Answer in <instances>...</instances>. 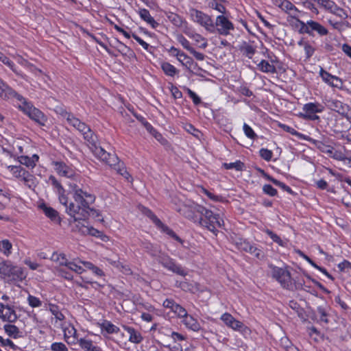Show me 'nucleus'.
Segmentation results:
<instances>
[{
    "mask_svg": "<svg viewBox=\"0 0 351 351\" xmlns=\"http://www.w3.org/2000/svg\"><path fill=\"white\" fill-rule=\"evenodd\" d=\"M5 167L12 176L17 180L21 177V173L25 170V169L20 165H5Z\"/></svg>",
    "mask_w": 351,
    "mask_h": 351,
    "instance_id": "nucleus-36",
    "label": "nucleus"
},
{
    "mask_svg": "<svg viewBox=\"0 0 351 351\" xmlns=\"http://www.w3.org/2000/svg\"><path fill=\"white\" fill-rule=\"evenodd\" d=\"M0 319L3 322H14L17 319V315L13 306L0 302Z\"/></svg>",
    "mask_w": 351,
    "mask_h": 351,
    "instance_id": "nucleus-15",
    "label": "nucleus"
},
{
    "mask_svg": "<svg viewBox=\"0 0 351 351\" xmlns=\"http://www.w3.org/2000/svg\"><path fill=\"white\" fill-rule=\"evenodd\" d=\"M209 7L217 12L224 14L226 13V8L221 3L215 1V0L209 2Z\"/></svg>",
    "mask_w": 351,
    "mask_h": 351,
    "instance_id": "nucleus-48",
    "label": "nucleus"
},
{
    "mask_svg": "<svg viewBox=\"0 0 351 351\" xmlns=\"http://www.w3.org/2000/svg\"><path fill=\"white\" fill-rule=\"evenodd\" d=\"M27 277L25 269L14 265L10 261H4L0 263V278L8 283L22 282Z\"/></svg>",
    "mask_w": 351,
    "mask_h": 351,
    "instance_id": "nucleus-2",
    "label": "nucleus"
},
{
    "mask_svg": "<svg viewBox=\"0 0 351 351\" xmlns=\"http://www.w3.org/2000/svg\"><path fill=\"white\" fill-rule=\"evenodd\" d=\"M88 146L93 152V154L100 159L101 160L105 162L110 166H116V163L118 162V157L115 154H111L107 152L105 149H104L101 147H98L97 144V138L95 136V141L94 143H87Z\"/></svg>",
    "mask_w": 351,
    "mask_h": 351,
    "instance_id": "nucleus-7",
    "label": "nucleus"
},
{
    "mask_svg": "<svg viewBox=\"0 0 351 351\" xmlns=\"http://www.w3.org/2000/svg\"><path fill=\"white\" fill-rule=\"evenodd\" d=\"M266 178L268 180L272 182L275 185L280 187L284 191L288 192L289 193H292L291 189L289 186L286 185L285 183L280 182L268 175L266 176Z\"/></svg>",
    "mask_w": 351,
    "mask_h": 351,
    "instance_id": "nucleus-45",
    "label": "nucleus"
},
{
    "mask_svg": "<svg viewBox=\"0 0 351 351\" xmlns=\"http://www.w3.org/2000/svg\"><path fill=\"white\" fill-rule=\"evenodd\" d=\"M162 305L165 308H169L178 318L180 319L186 315L187 311L183 306L171 299H166L163 302Z\"/></svg>",
    "mask_w": 351,
    "mask_h": 351,
    "instance_id": "nucleus-16",
    "label": "nucleus"
},
{
    "mask_svg": "<svg viewBox=\"0 0 351 351\" xmlns=\"http://www.w3.org/2000/svg\"><path fill=\"white\" fill-rule=\"evenodd\" d=\"M331 151V154H329L328 155L330 157L333 158L334 159H336L337 160H348L349 166L351 167V159L347 158L343 153H342L341 151L336 150L333 147Z\"/></svg>",
    "mask_w": 351,
    "mask_h": 351,
    "instance_id": "nucleus-40",
    "label": "nucleus"
},
{
    "mask_svg": "<svg viewBox=\"0 0 351 351\" xmlns=\"http://www.w3.org/2000/svg\"><path fill=\"white\" fill-rule=\"evenodd\" d=\"M64 115L68 123L82 134L86 143H94L95 141V134L85 123L82 122L73 114L68 112H64Z\"/></svg>",
    "mask_w": 351,
    "mask_h": 351,
    "instance_id": "nucleus-5",
    "label": "nucleus"
},
{
    "mask_svg": "<svg viewBox=\"0 0 351 351\" xmlns=\"http://www.w3.org/2000/svg\"><path fill=\"white\" fill-rule=\"evenodd\" d=\"M281 10L289 14L291 18L295 19L297 22L298 20H300L298 19L300 11L291 1L286 0V1L284 2V5H282Z\"/></svg>",
    "mask_w": 351,
    "mask_h": 351,
    "instance_id": "nucleus-25",
    "label": "nucleus"
},
{
    "mask_svg": "<svg viewBox=\"0 0 351 351\" xmlns=\"http://www.w3.org/2000/svg\"><path fill=\"white\" fill-rule=\"evenodd\" d=\"M249 252L259 259L263 258L264 256L262 250L254 245H252V247L249 249Z\"/></svg>",
    "mask_w": 351,
    "mask_h": 351,
    "instance_id": "nucleus-61",
    "label": "nucleus"
},
{
    "mask_svg": "<svg viewBox=\"0 0 351 351\" xmlns=\"http://www.w3.org/2000/svg\"><path fill=\"white\" fill-rule=\"evenodd\" d=\"M82 263L86 268L92 271V272L97 277H102L104 276V271L98 267L94 265L92 263L88 261H79Z\"/></svg>",
    "mask_w": 351,
    "mask_h": 351,
    "instance_id": "nucleus-38",
    "label": "nucleus"
},
{
    "mask_svg": "<svg viewBox=\"0 0 351 351\" xmlns=\"http://www.w3.org/2000/svg\"><path fill=\"white\" fill-rule=\"evenodd\" d=\"M190 17L194 23L203 27L208 32L214 34V21L210 15L200 10L191 9Z\"/></svg>",
    "mask_w": 351,
    "mask_h": 351,
    "instance_id": "nucleus-6",
    "label": "nucleus"
},
{
    "mask_svg": "<svg viewBox=\"0 0 351 351\" xmlns=\"http://www.w3.org/2000/svg\"><path fill=\"white\" fill-rule=\"evenodd\" d=\"M51 259L59 265L64 266H66L69 262L64 254L53 253Z\"/></svg>",
    "mask_w": 351,
    "mask_h": 351,
    "instance_id": "nucleus-42",
    "label": "nucleus"
},
{
    "mask_svg": "<svg viewBox=\"0 0 351 351\" xmlns=\"http://www.w3.org/2000/svg\"><path fill=\"white\" fill-rule=\"evenodd\" d=\"M221 319L229 328L234 324L236 319L230 313H225L221 316Z\"/></svg>",
    "mask_w": 351,
    "mask_h": 351,
    "instance_id": "nucleus-49",
    "label": "nucleus"
},
{
    "mask_svg": "<svg viewBox=\"0 0 351 351\" xmlns=\"http://www.w3.org/2000/svg\"><path fill=\"white\" fill-rule=\"evenodd\" d=\"M48 309L54 316L55 326L59 327V324H62V322L65 318L64 315L60 312L59 307L56 304H49Z\"/></svg>",
    "mask_w": 351,
    "mask_h": 351,
    "instance_id": "nucleus-28",
    "label": "nucleus"
},
{
    "mask_svg": "<svg viewBox=\"0 0 351 351\" xmlns=\"http://www.w3.org/2000/svg\"><path fill=\"white\" fill-rule=\"evenodd\" d=\"M298 23L300 25V32L312 35L313 32H316L319 36H323L328 34V29L319 23L309 20L306 23L301 20H298Z\"/></svg>",
    "mask_w": 351,
    "mask_h": 351,
    "instance_id": "nucleus-8",
    "label": "nucleus"
},
{
    "mask_svg": "<svg viewBox=\"0 0 351 351\" xmlns=\"http://www.w3.org/2000/svg\"><path fill=\"white\" fill-rule=\"evenodd\" d=\"M143 248L152 256H157L159 253V250L157 247L153 245L150 243H144L143 244Z\"/></svg>",
    "mask_w": 351,
    "mask_h": 351,
    "instance_id": "nucleus-46",
    "label": "nucleus"
},
{
    "mask_svg": "<svg viewBox=\"0 0 351 351\" xmlns=\"http://www.w3.org/2000/svg\"><path fill=\"white\" fill-rule=\"evenodd\" d=\"M60 327L64 332V338L68 344L74 345L77 342V330L73 325L69 324L64 326L63 324H60Z\"/></svg>",
    "mask_w": 351,
    "mask_h": 351,
    "instance_id": "nucleus-19",
    "label": "nucleus"
},
{
    "mask_svg": "<svg viewBox=\"0 0 351 351\" xmlns=\"http://www.w3.org/2000/svg\"><path fill=\"white\" fill-rule=\"evenodd\" d=\"M138 14L140 17L149 25H150L152 27L156 28L158 26V23L154 20V19L151 16L149 12L147 9H140Z\"/></svg>",
    "mask_w": 351,
    "mask_h": 351,
    "instance_id": "nucleus-29",
    "label": "nucleus"
},
{
    "mask_svg": "<svg viewBox=\"0 0 351 351\" xmlns=\"http://www.w3.org/2000/svg\"><path fill=\"white\" fill-rule=\"evenodd\" d=\"M279 126L284 130V131H286L290 134H291L292 135H294V136H298L300 138H302L304 135L299 133L298 132H297L294 128L289 126V125H287L285 124H282V123H280L279 124Z\"/></svg>",
    "mask_w": 351,
    "mask_h": 351,
    "instance_id": "nucleus-55",
    "label": "nucleus"
},
{
    "mask_svg": "<svg viewBox=\"0 0 351 351\" xmlns=\"http://www.w3.org/2000/svg\"><path fill=\"white\" fill-rule=\"evenodd\" d=\"M271 276L276 279L283 287H289L291 285V275L285 268L270 265Z\"/></svg>",
    "mask_w": 351,
    "mask_h": 351,
    "instance_id": "nucleus-10",
    "label": "nucleus"
},
{
    "mask_svg": "<svg viewBox=\"0 0 351 351\" xmlns=\"http://www.w3.org/2000/svg\"><path fill=\"white\" fill-rule=\"evenodd\" d=\"M158 261L164 267L173 273L182 276H185L187 274L180 265H177L176 262L167 255L162 254L159 256Z\"/></svg>",
    "mask_w": 351,
    "mask_h": 351,
    "instance_id": "nucleus-14",
    "label": "nucleus"
},
{
    "mask_svg": "<svg viewBox=\"0 0 351 351\" xmlns=\"http://www.w3.org/2000/svg\"><path fill=\"white\" fill-rule=\"evenodd\" d=\"M234 29L233 23L223 14L216 17L214 22V34L217 33L219 35L228 36Z\"/></svg>",
    "mask_w": 351,
    "mask_h": 351,
    "instance_id": "nucleus-9",
    "label": "nucleus"
},
{
    "mask_svg": "<svg viewBox=\"0 0 351 351\" xmlns=\"http://www.w3.org/2000/svg\"><path fill=\"white\" fill-rule=\"evenodd\" d=\"M263 191L269 196H275L277 194L276 189L270 184H265L263 187Z\"/></svg>",
    "mask_w": 351,
    "mask_h": 351,
    "instance_id": "nucleus-62",
    "label": "nucleus"
},
{
    "mask_svg": "<svg viewBox=\"0 0 351 351\" xmlns=\"http://www.w3.org/2000/svg\"><path fill=\"white\" fill-rule=\"evenodd\" d=\"M223 166L226 169H234L236 170L240 171L242 170L244 165L241 161L238 160L234 162H230V163H224Z\"/></svg>",
    "mask_w": 351,
    "mask_h": 351,
    "instance_id": "nucleus-51",
    "label": "nucleus"
},
{
    "mask_svg": "<svg viewBox=\"0 0 351 351\" xmlns=\"http://www.w3.org/2000/svg\"><path fill=\"white\" fill-rule=\"evenodd\" d=\"M0 61L8 66L13 72L17 75H19V73L16 69L14 63L11 61L7 56H5L1 51H0Z\"/></svg>",
    "mask_w": 351,
    "mask_h": 351,
    "instance_id": "nucleus-41",
    "label": "nucleus"
},
{
    "mask_svg": "<svg viewBox=\"0 0 351 351\" xmlns=\"http://www.w3.org/2000/svg\"><path fill=\"white\" fill-rule=\"evenodd\" d=\"M326 104L330 110L338 112L347 119H351V108L348 104L335 99H327Z\"/></svg>",
    "mask_w": 351,
    "mask_h": 351,
    "instance_id": "nucleus-11",
    "label": "nucleus"
},
{
    "mask_svg": "<svg viewBox=\"0 0 351 351\" xmlns=\"http://www.w3.org/2000/svg\"><path fill=\"white\" fill-rule=\"evenodd\" d=\"M132 37L136 42H138V44L141 45L144 49H145L146 51L149 50V48H150L149 45L148 43H147L146 42H145L143 39H141L138 36H137L135 34H132Z\"/></svg>",
    "mask_w": 351,
    "mask_h": 351,
    "instance_id": "nucleus-64",
    "label": "nucleus"
},
{
    "mask_svg": "<svg viewBox=\"0 0 351 351\" xmlns=\"http://www.w3.org/2000/svg\"><path fill=\"white\" fill-rule=\"evenodd\" d=\"M199 193H204L208 197H209L210 199L215 201V202L220 201L221 199V197L214 195L213 193H210V191H208L207 189H206L204 187L200 188Z\"/></svg>",
    "mask_w": 351,
    "mask_h": 351,
    "instance_id": "nucleus-60",
    "label": "nucleus"
},
{
    "mask_svg": "<svg viewBox=\"0 0 351 351\" xmlns=\"http://www.w3.org/2000/svg\"><path fill=\"white\" fill-rule=\"evenodd\" d=\"M17 160L21 165L33 169L38 161L39 156L37 154H34L32 157L22 155L18 156Z\"/></svg>",
    "mask_w": 351,
    "mask_h": 351,
    "instance_id": "nucleus-26",
    "label": "nucleus"
},
{
    "mask_svg": "<svg viewBox=\"0 0 351 351\" xmlns=\"http://www.w3.org/2000/svg\"><path fill=\"white\" fill-rule=\"evenodd\" d=\"M243 129L245 136L247 138L250 139H254L256 137V134L253 129L247 123L243 124Z\"/></svg>",
    "mask_w": 351,
    "mask_h": 351,
    "instance_id": "nucleus-53",
    "label": "nucleus"
},
{
    "mask_svg": "<svg viewBox=\"0 0 351 351\" xmlns=\"http://www.w3.org/2000/svg\"><path fill=\"white\" fill-rule=\"evenodd\" d=\"M40 208L43 211L45 215L49 217L51 221L56 223L60 222V218L58 213L51 207L47 206L46 204H43L40 205Z\"/></svg>",
    "mask_w": 351,
    "mask_h": 351,
    "instance_id": "nucleus-27",
    "label": "nucleus"
},
{
    "mask_svg": "<svg viewBox=\"0 0 351 351\" xmlns=\"http://www.w3.org/2000/svg\"><path fill=\"white\" fill-rule=\"evenodd\" d=\"M0 252L6 257L10 256L12 253V244L8 239L0 241Z\"/></svg>",
    "mask_w": 351,
    "mask_h": 351,
    "instance_id": "nucleus-31",
    "label": "nucleus"
},
{
    "mask_svg": "<svg viewBox=\"0 0 351 351\" xmlns=\"http://www.w3.org/2000/svg\"><path fill=\"white\" fill-rule=\"evenodd\" d=\"M186 91L190 98L193 100L194 104L198 105L201 103V99L195 92L189 88H187Z\"/></svg>",
    "mask_w": 351,
    "mask_h": 351,
    "instance_id": "nucleus-63",
    "label": "nucleus"
},
{
    "mask_svg": "<svg viewBox=\"0 0 351 351\" xmlns=\"http://www.w3.org/2000/svg\"><path fill=\"white\" fill-rule=\"evenodd\" d=\"M147 216L153 221V222L161 228L162 231L167 234L170 236L171 238L178 241L180 243H183V241L169 227L165 226L162 221L150 210H147Z\"/></svg>",
    "mask_w": 351,
    "mask_h": 351,
    "instance_id": "nucleus-18",
    "label": "nucleus"
},
{
    "mask_svg": "<svg viewBox=\"0 0 351 351\" xmlns=\"http://www.w3.org/2000/svg\"><path fill=\"white\" fill-rule=\"evenodd\" d=\"M257 66L258 69L263 73H274L276 71L275 66L264 60H261Z\"/></svg>",
    "mask_w": 351,
    "mask_h": 351,
    "instance_id": "nucleus-35",
    "label": "nucleus"
},
{
    "mask_svg": "<svg viewBox=\"0 0 351 351\" xmlns=\"http://www.w3.org/2000/svg\"><path fill=\"white\" fill-rule=\"evenodd\" d=\"M27 302L32 308L39 307L42 305V302L39 298L31 295L27 297Z\"/></svg>",
    "mask_w": 351,
    "mask_h": 351,
    "instance_id": "nucleus-54",
    "label": "nucleus"
},
{
    "mask_svg": "<svg viewBox=\"0 0 351 351\" xmlns=\"http://www.w3.org/2000/svg\"><path fill=\"white\" fill-rule=\"evenodd\" d=\"M319 75L322 80L329 86L337 88H341L343 82L339 77L331 75L322 68H320Z\"/></svg>",
    "mask_w": 351,
    "mask_h": 351,
    "instance_id": "nucleus-17",
    "label": "nucleus"
},
{
    "mask_svg": "<svg viewBox=\"0 0 351 351\" xmlns=\"http://www.w3.org/2000/svg\"><path fill=\"white\" fill-rule=\"evenodd\" d=\"M19 180L29 189H34L38 184L36 177L25 169L22 172Z\"/></svg>",
    "mask_w": 351,
    "mask_h": 351,
    "instance_id": "nucleus-22",
    "label": "nucleus"
},
{
    "mask_svg": "<svg viewBox=\"0 0 351 351\" xmlns=\"http://www.w3.org/2000/svg\"><path fill=\"white\" fill-rule=\"evenodd\" d=\"M101 329L105 330L108 334L118 333L119 332V328L109 321H104L101 324Z\"/></svg>",
    "mask_w": 351,
    "mask_h": 351,
    "instance_id": "nucleus-37",
    "label": "nucleus"
},
{
    "mask_svg": "<svg viewBox=\"0 0 351 351\" xmlns=\"http://www.w3.org/2000/svg\"><path fill=\"white\" fill-rule=\"evenodd\" d=\"M308 141L311 142L313 145H314L317 149H319L321 152L327 154L329 155V154H331V150L332 149V147L326 145L322 141L313 139L311 138H308Z\"/></svg>",
    "mask_w": 351,
    "mask_h": 351,
    "instance_id": "nucleus-33",
    "label": "nucleus"
},
{
    "mask_svg": "<svg viewBox=\"0 0 351 351\" xmlns=\"http://www.w3.org/2000/svg\"><path fill=\"white\" fill-rule=\"evenodd\" d=\"M115 171H123V173H121V176L125 178L128 181H130L131 176L129 173L127 171L125 166L123 163H121L118 160L117 163H116V166H111Z\"/></svg>",
    "mask_w": 351,
    "mask_h": 351,
    "instance_id": "nucleus-44",
    "label": "nucleus"
},
{
    "mask_svg": "<svg viewBox=\"0 0 351 351\" xmlns=\"http://www.w3.org/2000/svg\"><path fill=\"white\" fill-rule=\"evenodd\" d=\"M123 328L129 334L128 340L131 343L138 344L143 340V337L141 332L135 328L125 325L123 326Z\"/></svg>",
    "mask_w": 351,
    "mask_h": 351,
    "instance_id": "nucleus-24",
    "label": "nucleus"
},
{
    "mask_svg": "<svg viewBox=\"0 0 351 351\" xmlns=\"http://www.w3.org/2000/svg\"><path fill=\"white\" fill-rule=\"evenodd\" d=\"M259 153L261 157L267 161L271 160L273 156L272 152L267 149L262 148L260 149Z\"/></svg>",
    "mask_w": 351,
    "mask_h": 351,
    "instance_id": "nucleus-57",
    "label": "nucleus"
},
{
    "mask_svg": "<svg viewBox=\"0 0 351 351\" xmlns=\"http://www.w3.org/2000/svg\"><path fill=\"white\" fill-rule=\"evenodd\" d=\"M304 114L302 117L310 120H317L319 117L316 113H321L324 110V106L318 102H310L304 104L302 108Z\"/></svg>",
    "mask_w": 351,
    "mask_h": 351,
    "instance_id": "nucleus-13",
    "label": "nucleus"
},
{
    "mask_svg": "<svg viewBox=\"0 0 351 351\" xmlns=\"http://www.w3.org/2000/svg\"><path fill=\"white\" fill-rule=\"evenodd\" d=\"M181 322L185 328L189 330L199 332L202 330L200 322L197 319L192 315L189 314L188 312L186 313V315L181 319Z\"/></svg>",
    "mask_w": 351,
    "mask_h": 351,
    "instance_id": "nucleus-20",
    "label": "nucleus"
},
{
    "mask_svg": "<svg viewBox=\"0 0 351 351\" xmlns=\"http://www.w3.org/2000/svg\"><path fill=\"white\" fill-rule=\"evenodd\" d=\"M19 104V108L27 114L31 119L40 125H45L47 122V117L38 108H35L30 102L27 101L22 95H19L16 99Z\"/></svg>",
    "mask_w": 351,
    "mask_h": 351,
    "instance_id": "nucleus-4",
    "label": "nucleus"
},
{
    "mask_svg": "<svg viewBox=\"0 0 351 351\" xmlns=\"http://www.w3.org/2000/svg\"><path fill=\"white\" fill-rule=\"evenodd\" d=\"M265 233L269 236V237L274 241L275 243H278V245L283 246L284 242L274 232H273L271 230L267 229L265 230Z\"/></svg>",
    "mask_w": 351,
    "mask_h": 351,
    "instance_id": "nucleus-56",
    "label": "nucleus"
},
{
    "mask_svg": "<svg viewBox=\"0 0 351 351\" xmlns=\"http://www.w3.org/2000/svg\"><path fill=\"white\" fill-rule=\"evenodd\" d=\"M5 333L10 337L16 339L21 337L20 331L19 328L12 324H5L3 326Z\"/></svg>",
    "mask_w": 351,
    "mask_h": 351,
    "instance_id": "nucleus-34",
    "label": "nucleus"
},
{
    "mask_svg": "<svg viewBox=\"0 0 351 351\" xmlns=\"http://www.w3.org/2000/svg\"><path fill=\"white\" fill-rule=\"evenodd\" d=\"M177 40L179 43L182 45V46L186 49L187 51H190L193 47L191 46L189 41L182 34H179L177 36Z\"/></svg>",
    "mask_w": 351,
    "mask_h": 351,
    "instance_id": "nucleus-52",
    "label": "nucleus"
},
{
    "mask_svg": "<svg viewBox=\"0 0 351 351\" xmlns=\"http://www.w3.org/2000/svg\"><path fill=\"white\" fill-rule=\"evenodd\" d=\"M52 165L55 171L60 176L75 179L78 176L75 170L72 167L67 165L64 162L53 161L52 162Z\"/></svg>",
    "mask_w": 351,
    "mask_h": 351,
    "instance_id": "nucleus-12",
    "label": "nucleus"
},
{
    "mask_svg": "<svg viewBox=\"0 0 351 351\" xmlns=\"http://www.w3.org/2000/svg\"><path fill=\"white\" fill-rule=\"evenodd\" d=\"M184 32L188 37L195 42V44L198 47L205 49L208 46L207 40L199 34H197L190 29H185Z\"/></svg>",
    "mask_w": 351,
    "mask_h": 351,
    "instance_id": "nucleus-21",
    "label": "nucleus"
},
{
    "mask_svg": "<svg viewBox=\"0 0 351 351\" xmlns=\"http://www.w3.org/2000/svg\"><path fill=\"white\" fill-rule=\"evenodd\" d=\"M77 343H78V344L80 345V346L81 347L82 349L86 351L88 349L90 348V346L93 343V341L90 339H86L84 338H81L77 340Z\"/></svg>",
    "mask_w": 351,
    "mask_h": 351,
    "instance_id": "nucleus-59",
    "label": "nucleus"
},
{
    "mask_svg": "<svg viewBox=\"0 0 351 351\" xmlns=\"http://www.w3.org/2000/svg\"><path fill=\"white\" fill-rule=\"evenodd\" d=\"M169 20L176 26L177 27H182L184 23L183 19L179 15L171 13L168 15Z\"/></svg>",
    "mask_w": 351,
    "mask_h": 351,
    "instance_id": "nucleus-43",
    "label": "nucleus"
},
{
    "mask_svg": "<svg viewBox=\"0 0 351 351\" xmlns=\"http://www.w3.org/2000/svg\"><path fill=\"white\" fill-rule=\"evenodd\" d=\"M15 90L0 79V97L4 99H16L19 96Z\"/></svg>",
    "mask_w": 351,
    "mask_h": 351,
    "instance_id": "nucleus-23",
    "label": "nucleus"
},
{
    "mask_svg": "<svg viewBox=\"0 0 351 351\" xmlns=\"http://www.w3.org/2000/svg\"><path fill=\"white\" fill-rule=\"evenodd\" d=\"M230 328L234 330L240 332L244 336L250 335L251 333L250 329L237 319L234 321Z\"/></svg>",
    "mask_w": 351,
    "mask_h": 351,
    "instance_id": "nucleus-32",
    "label": "nucleus"
},
{
    "mask_svg": "<svg viewBox=\"0 0 351 351\" xmlns=\"http://www.w3.org/2000/svg\"><path fill=\"white\" fill-rule=\"evenodd\" d=\"M161 68L164 73L169 76H174L177 73V69L169 62H163Z\"/></svg>",
    "mask_w": 351,
    "mask_h": 351,
    "instance_id": "nucleus-39",
    "label": "nucleus"
},
{
    "mask_svg": "<svg viewBox=\"0 0 351 351\" xmlns=\"http://www.w3.org/2000/svg\"><path fill=\"white\" fill-rule=\"evenodd\" d=\"M51 351H68L66 346L62 342H54L51 345Z\"/></svg>",
    "mask_w": 351,
    "mask_h": 351,
    "instance_id": "nucleus-58",
    "label": "nucleus"
},
{
    "mask_svg": "<svg viewBox=\"0 0 351 351\" xmlns=\"http://www.w3.org/2000/svg\"><path fill=\"white\" fill-rule=\"evenodd\" d=\"M49 180L56 189L59 202L66 207V213L73 217L75 221L84 220L89 215V211L95 212L90 208V205L95 200L94 195L82 190L75 184H69L75 203L71 202L67 205L68 197L62 185L53 176H50Z\"/></svg>",
    "mask_w": 351,
    "mask_h": 351,
    "instance_id": "nucleus-1",
    "label": "nucleus"
},
{
    "mask_svg": "<svg viewBox=\"0 0 351 351\" xmlns=\"http://www.w3.org/2000/svg\"><path fill=\"white\" fill-rule=\"evenodd\" d=\"M242 51L245 56L249 58H252L256 52V48L250 44L245 43L242 47Z\"/></svg>",
    "mask_w": 351,
    "mask_h": 351,
    "instance_id": "nucleus-47",
    "label": "nucleus"
},
{
    "mask_svg": "<svg viewBox=\"0 0 351 351\" xmlns=\"http://www.w3.org/2000/svg\"><path fill=\"white\" fill-rule=\"evenodd\" d=\"M195 208L197 213L201 214L199 221V224L216 234L217 228L221 227L223 223V221L220 218L219 215L214 214L211 210L199 205H197Z\"/></svg>",
    "mask_w": 351,
    "mask_h": 351,
    "instance_id": "nucleus-3",
    "label": "nucleus"
},
{
    "mask_svg": "<svg viewBox=\"0 0 351 351\" xmlns=\"http://www.w3.org/2000/svg\"><path fill=\"white\" fill-rule=\"evenodd\" d=\"M66 267L77 274H82L84 271V269L76 261H69Z\"/></svg>",
    "mask_w": 351,
    "mask_h": 351,
    "instance_id": "nucleus-50",
    "label": "nucleus"
},
{
    "mask_svg": "<svg viewBox=\"0 0 351 351\" xmlns=\"http://www.w3.org/2000/svg\"><path fill=\"white\" fill-rule=\"evenodd\" d=\"M298 45L303 47L306 55V59L308 60L313 56L315 51V48L308 41L302 39L298 41Z\"/></svg>",
    "mask_w": 351,
    "mask_h": 351,
    "instance_id": "nucleus-30",
    "label": "nucleus"
}]
</instances>
